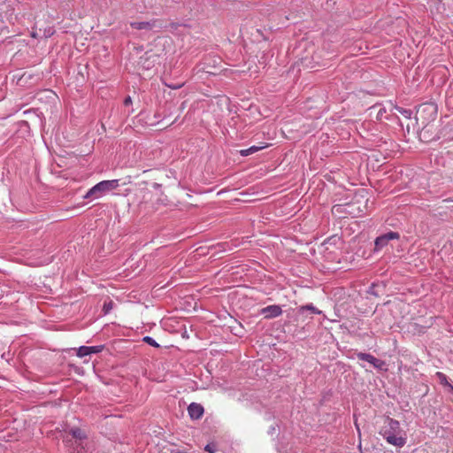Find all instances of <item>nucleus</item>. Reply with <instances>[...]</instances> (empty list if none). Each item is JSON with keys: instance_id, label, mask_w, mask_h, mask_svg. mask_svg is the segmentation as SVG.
<instances>
[{"instance_id": "f257e3e1", "label": "nucleus", "mask_w": 453, "mask_h": 453, "mask_svg": "<svg viewBox=\"0 0 453 453\" xmlns=\"http://www.w3.org/2000/svg\"><path fill=\"white\" fill-rule=\"evenodd\" d=\"M379 434L390 445L403 448L407 442V434L401 427L399 421L387 417Z\"/></svg>"}, {"instance_id": "f03ea898", "label": "nucleus", "mask_w": 453, "mask_h": 453, "mask_svg": "<svg viewBox=\"0 0 453 453\" xmlns=\"http://www.w3.org/2000/svg\"><path fill=\"white\" fill-rule=\"evenodd\" d=\"M119 185V180H102L88 189L83 197L85 199L100 198L106 192L117 188Z\"/></svg>"}, {"instance_id": "7ed1b4c3", "label": "nucleus", "mask_w": 453, "mask_h": 453, "mask_svg": "<svg viewBox=\"0 0 453 453\" xmlns=\"http://www.w3.org/2000/svg\"><path fill=\"white\" fill-rule=\"evenodd\" d=\"M400 238V234L397 232H388L378 236L374 241V250L379 251L381 250L384 247H386L389 241L391 240H398Z\"/></svg>"}, {"instance_id": "20e7f679", "label": "nucleus", "mask_w": 453, "mask_h": 453, "mask_svg": "<svg viewBox=\"0 0 453 453\" xmlns=\"http://www.w3.org/2000/svg\"><path fill=\"white\" fill-rule=\"evenodd\" d=\"M260 314L263 315L265 319H272L280 316L282 314V309L277 304L268 305L260 310Z\"/></svg>"}, {"instance_id": "39448f33", "label": "nucleus", "mask_w": 453, "mask_h": 453, "mask_svg": "<svg viewBox=\"0 0 453 453\" xmlns=\"http://www.w3.org/2000/svg\"><path fill=\"white\" fill-rule=\"evenodd\" d=\"M356 355L359 360L366 361L370 363L374 368H377L379 370H382L383 366L385 365L384 361L376 358L375 357L369 353L357 352Z\"/></svg>"}, {"instance_id": "423d86ee", "label": "nucleus", "mask_w": 453, "mask_h": 453, "mask_svg": "<svg viewBox=\"0 0 453 453\" xmlns=\"http://www.w3.org/2000/svg\"><path fill=\"white\" fill-rule=\"evenodd\" d=\"M104 345H96V346H81L77 349L76 355L79 357H84L86 356L91 355V354H96L100 353L104 349Z\"/></svg>"}, {"instance_id": "0eeeda50", "label": "nucleus", "mask_w": 453, "mask_h": 453, "mask_svg": "<svg viewBox=\"0 0 453 453\" xmlns=\"http://www.w3.org/2000/svg\"><path fill=\"white\" fill-rule=\"evenodd\" d=\"M203 407L200 403H192L188 407V412L192 419H199L203 414Z\"/></svg>"}, {"instance_id": "6e6552de", "label": "nucleus", "mask_w": 453, "mask_h": 453, "mask_svg": "<svg viewBox=\"0 0 453 453\" xmlns=\"http://www.w3.org/2000/svg\"><path fill=\"white\" fill-rule=\"evenodd\" d=\"M157 20H151V21H141V22H131L130 26L131 27L138 30H151L155 27V23Z\"/></svg>"}, {"instance_id": "1a4fd4ad", "label": "nucleus", "mask_w": 453, "mask_h": 453, "mask_svg": "<svg viewBox=\"0 0 453 453\" xmlns=\"http://www.w3.org/2000/svg\"><path fill=\"white\" fill-rule=\"evenodd\" d=\"M265 147H267V145H260V146L253 145L248 149L240 150V155L242 157H248L251 154H254V153L261 150L262 149H264Z\"/></svg>"}, {"instance_id": "9d476101", "label": "nucleus", "mask_w": 453, "mask_h": 453, "mask_svg": "<svg viewBox=\"0 0 453 453\" xmlns=\"http://www.w3.org/2000/svg\"><path fill=\"white\" fill-rule=\"evenodd\" d=\"M70 434H72L73 438L79 441H82L87 437L86 434L81 428L78 427L72 428Z\"/></svg>"}, {"instance_id": "9b49d317", "label": "nucleus", "mask_w": 453, "mask_h": 453, "mask_svg": "<svg viewBox=\"0 0 453 453\" xmlns=\"http://www.w3.org/2000/svg\"><path fill=\"white\" fill-rule=\"evenodd\" d=\"M305 311H311L314 314H320L321 313V311L317 309L312 303L301 306L299 308V310H298V312L300 314H303Z\"/></svg>"}, {"instance_id": "f8f14e48", "label": "nucleus", "mask_w": 453, "mask_h": 453, "mask_svg": "<svg viewBox=\"0 0 453 453\" xmlns=\"http://www.w3.org/2000/svg\"><path fill=\"white\" fill-rule=\"evenodd\" d=\"M393 108L402 114L405 119H411L412 111L411 109L403 108L397 105H394Z\"/></svg>"}, {"instance_id": "ddd939ff", "label": "nucleus", "mask_w": 453, "mask_h": 453, "mask_svg": "<svg viewBox=\"0 0 453 453\" xmlns=\"http://www.w3.org/2000/svg\"><path fill=\"white\" fill-rule=\"evenodd\" d=\"M435 376L436 378L438 379L439 382L441 385L442 386H446V387H449V385H450L448 381V377L446 374H444L443 372H437L435 373Z\"/></svg>"}, {"instance_id": "4468645a", "label": "nucleus", "mask_w": 453, "mask_h": 453, "mask_svg": "<svg viewBox=\"0 0 453 453\" xmlns=\"http://www.w3.org/2000/svg\"><path fill=\"white\" fill-rule=\"evenodd\" d=\"M142 341L152 347H155V348L160 347L159 344L150 336L143 337Z\"/></svg>"}, {"instance_id": "2eb2a0df", "label": "nucleus", "mask_w": 453, "mask_h": 453, "mask_svg": "<svg viewBox=\"0 0 453 453\" xmlns=\"http://www.w3.org/2000/svg\"><path fill=\"white\" fill-rule=\"evenodd\" d=\"M204 450L209 453H215L216 451H218V445L214 442L208 443L204 447Z\"/></svg>"}, {"instance_id": "dca6fc26", "label": "nucleus", "mask_w": 453, "mask_h": 453, "mask_svg": "<svg viewBox=\"0 0 453 453\" xmlns=\"http://www.w3.org/2000/svg\"><path fill=\"white\" fill-rule=\"evenodd\" d=\"M112 302L110 301V302H105L104 304V313H108L111 309H112Z\"/></svg>"}, {"instance_id": "f3484780", "label": "nucleus", "mask_w": 453, "mask_h": 453, "mask_svg": "<svg viewBox=\"0 0 453 453\" xmlns=\"http://www.w3.org/2000/svg\"><path fill=\"white\" fill-rule=\"evenodd\" d=\"M386 111V108H380L377 113V119L381 120L384 118Z\"/></svg>"}, {"instance_id": "a211bd4d", "label": "nucleus", "mask_w": 453, "mask_h": 453, "mask_svg": "<svg viewBox=\"0 0 453 453\" xmlns=\"http://www.w3.org/2000/svg\"><path fill=\"white\" fill-rule=\"evenodd\" d=\"M53 34H54V30L51 27H49L47 30L44 31V36L45 37H50Z\"/></svg>"}, {"instance_id": "6ab92c4d", "label": "nucleus", "mask_w": 453, "mask_h": 453, "mask_svg": "<svg viewBox=\"0 0 453 453\" xmlns=\"http://www.w3.org/2000/svg\"><path fill=\"white\" fill-rule=\"evenodd\" d=\"M124 104L126 106H128V105L132 104V99H131V97L129 96L125 98Z\"/></svg>"}, {"instance_id": "aec40b11", "label": "nucleus", "mask_w": 453, "mask_h": 453, "mask_svg": "<svg viewBox=\"0 0 453 453\" xmlns=\"http://www.w3.org/2000/svg\"><path fill=\"white\" fill-rule=\"evenodd\" d=\"M170 453H188V452L185 451V450H180V449H171Z\"/></svg>"}, {"instance_id": "412c9836", "label": "nucleus", "mask_w": 453, "mask_h": 453, "mask_svg": "<svg viewBox=\"0 0 453 453\" xmlns=\"http://www.w3.org/2000/svg\"><path fill=\"white\" fill-rule=\"evenodd\" d=\"M181 86H182V85H177V86L168 85V87H169V88H173V89L180 88H181Z\"/></svg>"}, {"instance_id": "4be33fe9", "label": "nucleus", "mask_w": 453, "mask_h": 453, "mask_svg": "<svg viewBox=\"0 0 453 453\" xmlns=\"http://www.w3.org/2000/svg\"><path fill=\"white\" fill-rule=\"evenodd\" d=\"M31 36L36 38L38 36V35L35 32H32Z\"/></svg>"}, {"instance_id": "5701e85b", "label": "nucleus", "mask_w": 453, "mask_h": 453, "mask_svg": "<svg viewBox=\"0 0 453 453\" xmlns=\"http://www.w3.org/2000/svg\"><path fill=\"white\" fill-rule=\"evenodd\" d=\"M449 388L450 392L453 394V386L452 385H449Z\"/></svg>"}]
</instances>
